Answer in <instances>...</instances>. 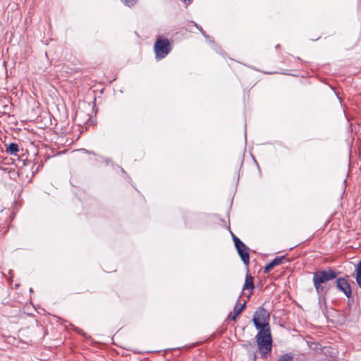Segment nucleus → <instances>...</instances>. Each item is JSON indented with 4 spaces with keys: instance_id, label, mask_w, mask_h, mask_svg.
<instances>
[{
    "instance_id": "nucleus-1",
    "label": "nucleus",
    "mask_w": 361,
    "mask_h": 361,
    "mask_svg": "<svg viewBox=\"0 0 361 361\" xmlns=\"http://www.w3.org/2000/svg\"><path fill=\"white\" fill-rule=\"evenodd\" d=\"M257 343L261 357L266 358L271 351L272 339L269 328L261 329L257 336Z\"/></svg>"
},
{
    "instance_id": "nucleus-2",
    "label": "nucleus",
    "mask_w": 361,
    "mask_h": 361,
    "mask_svg": "<svg viewBox=\"0 0 361 361\" xmlns=\"http://www.w3.org/2000/svg\"><path fill=\"white\" fill-rule=\"evenodd\" d=\"M336 277V274L334 271L329 269L326 271H319L314 274V285L317 293H321L324 290L322 283H326Z\"/></svg>"
},
{
    "instance_id": "nucleus-3",
    "label": "nucleus",
    "mask_w": 361,
    "mask_h": 361,
    "mask_svg": "<svg viewBox=\"0 0 361 361\" xmlns=\"http://www.w3.org/2000/svg\"><path fill=\"white\" fill-rule=\"evenodd\" d=\"M156 59L160 60L166 56L171 51V44L167 38L159 37L154 46Z\"/></svg>"
},
{
    "instance_id": "nucleus-4",
    "label": "nucleus",
    "mask_w": 361,
    "mask_h": 361,
    "mask_svg": "<svg viewBox=\"0 0 361 361\" xmlns=\"http://www.w3.org/2000/svg\"><path fill=\"white\" fill-rule=\"evenodd\" d=\"M269 317V314L264 309H260L257 310L253 317V322L255 327L257 329H264L265 328H269V324L267 323V319Z\"/></svg>"
},
{
    "instance_id": "nucleus-5",
    "label": "nucleus",
    "mask_w": 361,
    "mask_h": 361,
    "mask_svg": "<svg viewBox=\"0 0 361 361\" xmlns=\"http://www.w3.org/2000/svg\"><path fill=\"white\" fill-rule=\"evenodd\" d=\"M238 245H237V250L238 252V254L240 255L243 262L245 263V265H247L250 262V257L247 252V248L245 246V245L241 242L238 241Z\"/></svg>"
},
{
    "instance_id": "nucleus-6",
    "label": "nucleus",
    "mask_w": 361,
    "mask_h": 361,
    "mask_svg": "<svg viewBox=\"0 0 361 361\" xmlns=\"http://www.w3.org/2000/svg\"><path fill=\"white\" fill-rule=\"evenodd\" d=\"M336 285L338 288L342 290L348 298L351 295V288L346 279L343 278L338 279Z\"/></svg>"
},
{
    "instance_id": "nucleus-7",
    "label": "nucleus",
    "mask_w": 361,
    "mask_h": 361,
    "mask_svg": "<svg viewBox=\"0 0 361 361\" xmlns=\"http://www.w3.org/2000/svg\"><path fill=\"white\" fill-rule=\"evenodd\" d=\"M253 288H254L253 277L250 275H247L245 281V284L243 288V291H245L247 290H250V293L247 295V297L250 298Z\"/></svg>"
},
{
    "instance_id": "nucleus-8",
    "label": "nucleus",
    "mask_w": 361,
    "mask_h": 361,
    "mask_svg": "<svg viewBox=\"0 0 361 361\" xmlns=\"http://www.w3.org/2000/svg\"><path fill=\"white\" fill-rule=\"evenodd\" d=\"M284 259L283 257H281L280 258H276L274 259L271 262H270L265 268H264V272L268 273L275 266H277L280 264H281L282 261Z\"/></svg>"
},
{
    "instance_id": "nucleus-9",
    "label": "nucleus",
    "mask_w": 361,
    "mask_h": 361,
    "mask_svg": "<svg viewBox=\"0 0 361 361\" xmlns=\"http://www.w3.org/2000/svg\"><path fill=\"white\" fill-rule=\"evenodd\" d=\"M356 272V281L358 286L361 288V261L357 266Z\"/></svg>"
},
{
    "instance_id": "nucleus-10",
    "label": "nucleus",
    "mask_w": 361,
    "mask_h": 361,
    "mask_svg": "<svg viewBox=\"0 0 361 361\" xmlns=\"http://www.w3.org/2000/svg\"><path fill=\"white\" fill-rule=\"evenodd\" d=\"M18 150V145L16 143H11L7 148V152L12 154H16Z\"/></svg>"
},
{
    "instance_id": "nucleus-11",
    "label": "nucleus",
    "mask_w": 361,
    "mask_h": 361,
    "mask_svg": "<svg viewBox=\"0 0 361 361\" xmlns=\"http://www.w3.org/2000/svg\"><path fill=\"white\" fill-rule=\"evenodd\" d=\"M293 355L289 353H286L281 355L277 361H293Z\"/></svg>"
},
{
    "instance_id": "nucleus-12",
    "label": "nucleus",
    "mask_w": 361,
    "mask_h": 361,
    "mask_svg": "<svg viewBox=\"0 0 361 361\" xmlns=\"http://www.w3.org/2000/svg\"><path fill=\"white\" fill-rule=\"evenodd\" d=\"M242 312V311L240 310V309L238 308V307L236 305L235 307H234V310L232 312V314L231 316V318L232 319V320L233 321H235L237 317Z\"/></svg>"
},
{
    "instance_id": "nucleus-13",
    "label": "nucleus",
    "mask_w": 361,
    "mask_h": 361,
    "mask_svg": "<svg viewBox=\"0 0 361 361\" xmlns=\"http://www.w3.org/2000/svg\"><path fill=\"white\" fill-rule=\"evenodd\" d=\"M126 6L128 7L133 6L136 3L137 0H121Z\"/></svg>"
},
{
    "instance_id": "nucleus-14",
    "label": "nucleus",
    "mask_w": 361,
    "mask_h": 361,
    "mask_svg": "<svg viewBox=\"0 0 361 361\" xmlns=\"http://www.w3.org/2000/svg\"><path fill=\"white\" fill-rule=\"evenodd\" d=\"M195 26L200 30V31L201 32V33L203 35V36L206 38V39H209V37L205 33V32L202 29L201 27H199L197 24H195Z\"/></svg>"
},
{
    "instance_id": "nucleus-15",
    "label": "nucleus",
    "mask_w": 361,
    "mask_h": 361,
    "mask_svg": "<svg viewBox=\"0 0 361 361\" xmlns=\"http://www.w3.org/2000/svg\"><path fill=\"white\" fill-rule=\"evenodd\" d=\"M233 240L235 242V247H237V245H238V241H240L237 237L234 236L233 237Z\"/></svg>"
},
{
    "instance_id": "nucleus-16",
    "label": "nucleus",
    "mask_w": 361,
    "mask_h": 361,
    "mask_svg": "<svg viewBox=\"0 0 361 361\" xmlns=\"http://www.w3.org/2000/svg\"><path fill=\"white\" fill-rule=\"evenodd\" d=\"M245 305H246V302H245L240 307H239L238 308L240 309L241 311H243L244 310V308L245 307Z\"/></svg>"
}]
</instances>
